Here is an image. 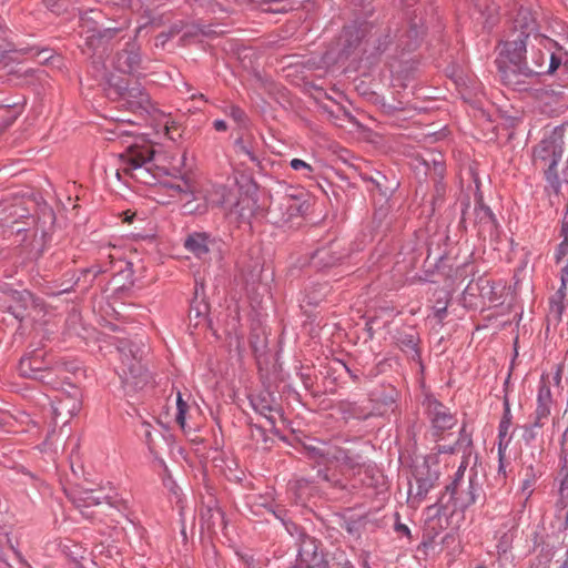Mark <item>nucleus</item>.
I'll return each instance as SVG.
<instances>
[{"label": "nucleus", "mask_w": 568, "mask_h": 568, "mask_svg": "<svg viewBox=\"0 0 568 568\" xmlns=\"http://www.w3.org/2000/svg\"><path fill=\"white\" fill-rule=\"evenodd\" d=\"M556 165V161H554L550 166H549V172L554 169V166Z\"/></svg>", "instance_id": "obj_40"}, {"label": "nucleus", "mask_w": 568, "mask_h": 568, "mask_svg": "<svg viewBox=\"0 0 568 568\" xmlns=\"http://www.w3.org/2000/svg\"><path fill=\"white\" fill-rule=\"evenodd\" d=\"M125 384L140 386L146 381V374L139 361L135 358L129 359V363H123L122 375Z\"/></svg>", "instance_id": "obj_8"}, {"label": "nucleus", "mask_w": 568, "mask_h": 568, "mask_svg": "<svg viewBox=\"0 0 568 568\" xmlns=\"http://www.w3.org/2000/svg\"><path fill=\"white\" fill-rule=\"evenodd\" d=\"M311 544H306L304 542L303 546H302V549H301V557L303 558L304 561H307V562H311V564H316L317 562V554H316V550L313 551V558L311 560L304 558V556L307 554V547L311 546Z\"/></svg>", "instance_id": "obj_26"}, {"label": "nucleus", "mask_w": 568, "mask_h": 568, "mask_svg": "<svg viewBox=\"0 0 568 568\" xmlns=\"http://www.w3.org/2000/svg\"><path fill=\"white\" fill-rule=\"evenodd\" d=\"M427 412L433 424V428L438 432L450 429L456 425V418L449 409L434 398L427 399Z\"/></svg>", "instance_id": "obj_5"}, {"label": "nucleus", "mask_w": 568, "mask_h": 568, "mask_svg": "<svg viewBox=\"0 0 568 568\" xmlns=\"http://www.w3.org/2000/svg\"><path fill=\"white\" fill-rule=\"evenodd\" d=\"M327 458V463H336L341 467L342 471H354L361 467L358 457L349 456V454L342 449H335L334 452H326L321 455Z\"/></svg>", "instance_id": "obj_7"}, {"label": "nucleus", "mask_w": 568, "mask_h": 568, "mask_svg": "<svg viewBox=\"0 0 568 568\" xmlns=\"http://www.w3.org/2000/svg\"><path fill=\"white\" fill-rule=\"evenodd\" d=\"M398 529H399L400 531L409 532L408 528H407L405 525H399V526H398Z\"/></svg>", "instance_id": "obj_36"}, {"label": "nucleus", "mask_w": 568, "mask_h": 568, "mask_svg": "<svg viewBox=\"0 0 568 568\" xmlns=\"http://www.w3.org/2000/svg\"><path fill=\"white\" fill-rule=\"evenodd\" d=\"M532 481H534L532 478L525 479L524 483H523V489L524 490L530 489V487L532 485Z\"/></svg>", "instance_id": "obj_31"}, {"label": "nucleus", "mask_w": 568, "mask_h": 568, "mask_svg": "<svg viewBox=\"0 0 568 568\" xmlns=\"http://www.w3.org/2000/svg\"><path fill=\"white\" fill-rule=\"evenodd\" d=\"M509 427H510V422L509 419H503L500 422V425H499V434H498V437H499V447H498V454H499V457L501 458L503 457V446L504 444L507 445L508 444V440H506V437H507V434H508V430H509Z\"/></svg>", "instance_id": "obj_18"}, {"label": "nucleus", "mask_w": 568, "mask_h": 568, "mask_svg": "<svg viewBox=\"0 0 568 568\" xmlns=\"http://www.w3.org/2000/svg\"><path fill=\"white\" fill-rule=\"evenodd\" d=\"M236 145L240 148L241 152H243L244 154H247L248 156H251L253 159V156L251 155V152L243 144V141L241 139L236 141Z\"/></svg>", "instance_id": "obj_28"}, {"label": "nucleus", "mask_w": 568, "mask_h": 568, "mask_svg": "<svg viewBox=\"0 0 568 568\" xmlns=\"http://www.w3.org/2000/svg\"><path fill=\"white\" fill-rule=\"evenodd\" d=\"M498 549H499V550H501L503 552H506L507 547H500V546H498Z\"/></svg>", "instance_id": "obj_42"}, {"label": "nucleus", "mask_w": 568, "mask_h": 568, "mask_svg": "<svg viewBox=\"0 0 568 568\" xmlns=\"http://www.w3.org/2000/svg\"><path fill=\"white\" fill-rule=\"evenodd\" d=\"M145 435H146V437L149 438V437H150V435H151V432H149V430L146 429V430H145Z\"/></svg>", "instance_id": "obj_44"}, {"label": "nucleus", "mask_w": 568, "mask_h": 568, "mask_svg": "<svg viewBox=\"0 0 568 568\" xmlns=\"http://www.w3.org/2000/svg\"><path fill=\"white\" fill-rule=\"evenodd\" d=\"M317 302H318V300L314 297V298H310L308 304H313V303H317Z\"/></svg>", "instance_id": "obj_38"}, {"label": "nucleus", "mask_w": 568, "mask_h": 568, "mask_svg": "<svg viewBox=\"0 0 568 568\" xmlns=\"http://www.w3.org/2000/svg\"><path fill=\"white\" fill-rule=\"evenodd\" d=\"M153 149L149 144L131 145L125 154L121 155V170L135 179L142 180L149 173L146 165L153 159Z\"/></svg>", "instance_id": "obj_3"}, {"label": "nucleus", "mask_w": 568, "mask_h": 568, "mask_svg": "<svg viewBox=\"0 0 568 568\" xmlns=\"http://www.w3.org/2000/svg\"><path fill=\"white\" fill-rule=\"evenodd\" d=\"M36 359L32 358H23L20 362V372L23 376L27 377H34L32 375V372L38 371L39 368L36 367L33 364H36Z\"/></svg>", "instance_id": "obj_20"}, {"label": "nucleus", "mask_w": 568, "mask_h": 568, "mask_svg": "<svg viewBox=\"0 0 568 568\" xmlns=\"http://www.w3.org/2000/svg\"><path fill=\"white\" fill-rule=\"evenodd\" d=\"M515 23L516 28H520V31L514 40L504 43L501 54H504L518 71L525 73L524 64L525 61H527L525 57L526 47L530 43L536 21L530 12L521 10Z\"/></svg>", "instance_id": "obj_1"}, {"label": "nucleus", "mask_w": 568, "mask_h": 568, "mask_svg": "<svg viewBox=\"0 0 568 568\" xmlns=\"http://www.w3.org/2000/svg\"><path fill=\"white\" fill-rule=\"evenodd\" d=\"M101 40H102V38H101V37L95 38L94 36H92V37H89V38H88V44L93 47V45H95V44H94V43H95V41H97V42H101Z\"/></svg>", "instance_id": "obj_32"}, {"label": "nucleus", "mask_w": 568, "mask_h": 568, "mask_svg": "<svg viewBox=\"0 0 568 568\" xmlns=\"http://www.w3.org/2000/svg\"><path fill=\"white\" fill-rule=\"evenodd\" d=\"M126 102L132 110H148L150 105L149 95L138 88H132L126 93Z\"/></svg>", "instance_id": "obj_11"}, {"label": "nucleus", "mask_w": 568, "mask_h": 568, "mask_svg": "<svg viewBox=\"0 0 568 568\" xmlns=\"http://www.w3.org/2000/svg\"><path fill=\"white\" fill-rule=\"evenodd\" d=\"M268 2V10L275 13L288 12L297 4L295 0H270Z\"/></svg>", "instance_id": "obj_13"}, {"label": "nucleus", "mask_w": 568, "mask_h": 568, "mask_svg": "<svg viewBox=\"0 0 568 568\" xmlns=\"http://www.w3.org/2000/svg\"><path fill=\"white\" fill-rule=\"evenodd\" d=\"M14 295H17V298L19 300V302H21V305L16 306V307L10 306V311L14 315L16 318H21L22 310H24L27 307L28 302L31 298V295L27 291H24L22 293H14Z\"/></svg>", "instance_id": "obj_16"}, {"label": "nucleus", "mask_w": 568, "mask_h": 568, "mask_svg": "<svg viewBox=\"0 0 568 568\" xmlns=\"http://www.w3.org/2000/svg\"><path fill=\"white\" fill-rule=\"evenodd\" d=\"M550 414V405H544V404H537L536 410H535V426H542V420L546 419Z\"/></svg>", "instance_id": "obj_19"}, {"label": "nucleus", "mask_w": 568, "mask_h": 568, "mask_svg": "<svg viewBox=\"0 0 568 568\" xmlns=\"http://www.w3.org/2000/svg\"><path fill=\"white\" fill-rule=\"evenodd\" d=\"M367 568H369V567H367Z\"/></svg>", "instance_id": "obj_45"}, {"label": "nucleus", "mask_w": 568, "mask_h": 568, "mask_svg": "<svg viewBox=\"0 0 568 568\" xmlns=\"http://www.w3.org/2000/svg\"><path fill=\"white\" fill-rule=\"evenodd\" d=\"M290 165L295 171H302L305 178L313 176L314 169L312 168V165L301 159H293Z\"/></svg>", "instance_id": "obj_17"}, {"label": "nucleus", "mask_w": 568, "mask_h": 568, "mask_svg": "<svg viewBox=\"0 0 568 568\" xmlns=\"http://www.w3.org/2000/svg\"><path fill=\"white\" fill-rule=\"evenodd\" d=\"M164 134L171 141H178L182 136L180 125L174 120L168 119L163 125Z\"/></svg>", "instance_id": "obj_15"}, {"label": "nucleus", "mask_w": 568, "mask_h": 568, "mask_svg": "<svg viewBox=\"0 0 568 568\" xmlns=\"http://www.w3.org/2000/svg\"><path fill=\"white\" fill-rule=\"evenodd\" d=\"M1 111L4 113V114L2 115V119H3L4 124H3V126H2V128H0V133H1L4 129H7L8 126H10V125L16 121V119H17V116H18V114H17L13 110H11V109H9V108H1Z\"/></svg>", "instance_id": "obj_23"}, {"label": "nucleus", "mask_w": 568, "mask_h": 568, "mask_svg": "<svg viewBox=\"0 0 568 568\" xmlns=\"http://www.w3.org/2000/svg\"><path fill=\"white\" fill-rule=\"evenodd\" d=\"M419 33L420 32L418 30H416L415 28L412 29L410 31H408V38L414 40V41H409V42L406 43V48L408 50H412V49H414L416 47L417 38L419 37Z\"/></svg>", "instance_id": "obj_25"}, {"label": "nucleus", "mask_w": 568, "mask_h": 568, "mask_svg": "<svg viewBox=\"0 0 568 568\" xmlns=\"http://www.w3.org/2000/svg\"><path fill=\"white\" fill-rule=\"evenodd\" d=\"M6 30L3 28V20L0 19V41L4 40ZM0 48H2V44L0 43Z\"/></svg>", "instance_id": "obj_30"}, {"label": "nucleus", "mask_w": 568, "mask_h": 568, "mask_svg": "<svg viewBox=\"0 0 568 568\" xmlns=\"http://www.w3.org/2000/svg\"><path fill=\"white\" fill-rule=\"evenodd\" d=\"M532 39L547 51L537 49L531 51V62L525 61V74H551L554 73L561 63V57L550 52L549 45L552 41L538 33L532 34Z\"/></svg>", "instance_id": "obj_2"}, {"label": "nucleus", "mask_w": 568, "mask_h": 568, "mask_svg": "<svg viewBox=\"0 0 568 568\" xmlns=\"http://www.w3.org/2000/svg\"><path fill=\"white\" fill-rule=\"evenodd\" d=\"M195 316H196V318H199V317H201V316H202V315H201V312H200L199 310H196V312H195Z\"/></svg>", "instance_id": "obj_41"}, {"label": "nucleus", "mask_w": 568, "mask_h": 568, "mask_svg": "<svg viewBox=\"0 0 568 568\" xmlns=\"http://www.w3.org/2000/svg\"><path fill=\"white\" fill-rule=\"evenodd\" d=\"M537 404L550 405L551 404V392L549 386L542 384L539 387Z\"/></svg>", "instance_id": "obj_22"}, {"label": "nucleus", "mask_w": 568, "mask_h": 568, "mask_svg": "<svg viewBox=\"0 0 568 568\" xmlns=\"http://www.w3.org/2000/svg\"><path fill=\"white\" fill-rule=\"evenodd\" d=\"M81 390L75 386L59 392L52 404L54 415L65 419L73 417L81 408Z\"/></svg>", "instance_id": "obj_4"}, {"label": "nucleus", "mask_w": 568, "mask_h": 568, "mask_svg": "<svg viewBox=\"0 0 568 568\" xmlns=\"http://www.w3.org/2000/svg\"><path fill=\"white\" fill-rule=\"evenodd\" d=\"M124 215H125L124 216V222L131 223L133 221V217H134L135 214L134 213H130V212H125Z\"/></svg>", "instance_id": "obj_33"}, {"label": "nucleus", "mask_w": 568, "mask_h": 568, "mask_svg": "<svg viewBox=\"0 0 568 568\" xmlns=\"http://www.w3.org/2000/svg\"><path fill=\"white\" fill-rule=\"evenodd\" d=\"M475 6H476V7L478 8V10H479V11H481V9H483V6H481V3H479V2H476V3H475Z\"/></svg>", "instance_id": "obj_39"}, {"label": "nucleus", "mask_w": 568, "mask_h": 568, "mask_svg": "<svg viewBox=\"0 0 568 568\" xmlns=\"http://www.w3.org/2000/svg\"><path fill=\"white\" fill-rule=\"evenodd\" d=\"M345 255L342 244L338 241L316 250L311 256V264L316 268L335 265Z\"/></svg>", "instance_id": "obj_6"}, {"label": "nucleus", "mask_w": 568, "mask_h": 568, "mask_svg": "<svg viewBox=\"0 0 568 568\" xmlns=\"http://www.w3.org/2000/svg\"><path fill=\"white\" fill-rule=\"evenodd\" d=\"M184 246L195 256L202 258L209 253V239L205 234L194 233L185 240Z\"/></svg>", "instance_id": "obj_10"}, {"label": "nucleus", "mask_w": 568, "mask_h": 568, "mask_svg": "<svg viewBox=\"0 0 568 568\" xmlns=\"http://www.w3.org/2000/svg\"><path fill=\"white\" fill-rule=\"evenodd\" d=\"M48 8H50L52 11H55L58 7V0H44Z\"/></svg>", "instance_id": "obj_29"}, {"label": "nucleus", "mask_w": 568, "mask_h": 568, "mask_svg": "<svg viewBox=\"0 0 568 568\" xmlns=\"http://www.w3.org/2000/svg\"><path fill=\"white\" fill-rule=\"evenodd\" d=\"M255 203L248 197L244 196L239 200L234 207V213H236L239 216L245 219L252 215L253 209Z\"/></svg>", "instance_id": "obj_12"}, {"label": "nucleus", "mask_w": 568, "mask_h": 568, "mask_svg": "<svg viewBox=\"0 0 568 568\" xmlns=\"http://www.w3.org/2000/svg\"><path fill=\"white\" fill-rule=\"evenodd\" d=\"M485 212H486V213L491 217V215H493V214H491V212L489 211V209H488V207H487V209H485Z\"/></svg>", "instance_id": "obj_43"}, {"label": "nucleus", "mask_w": 568, "mask_h": 568, "mask_svg": "<svg viewBox=\"0 0 568 568\" xmlns=\"http://www.w3.org/2000/svg\"><path fill=\"white\" fill-rule=\"evenodd\" d=\"M88 272H92L93 275L95 276L97 274H99L101 272V270H88Z\"/></svg>", "instance_id": "obj_37"}, {"label": "nucleus", "mask_w": 568, "mask_h": 568, "mask_svg": "<svg viewBox=\"0 0 568 568\" xmlns=\"http://www.w3.org/2000/svg\"><path fill=\"white\" fill-rule=\"evenodd\" d=\"M229 115L237 123H243L245 120V113L239 106L231 105L229 108Z\"/></svg>", "instance_id": "obj_24"}, {"label": "nucleus", "mask_w": 568, "mask_h": 568, "mask_svg": "<svg viewBox=\"0 0 568 568\" xmlns=\"http://www.w3.org/2000/svg\"><path fill=\"white\" fill-rule=\"evenodd\" d=\"M213 126L216 131H226L227 129L226 122L223 120H215Z\"/></svg>", "instance_id": "obj_27"}, {"label": "nucleus", "mask_w": 568, "mask_h": 568, "mask_svg": "<svg viewBox=\"0 0 568 568\" xmlns=\"http://www.w3.org/2000/svg\"><path fill=\"white\" fill-rule=\"evenodd\" d=\"M295 209L298 213H302L303 212V207L306 206V203L305 202H302V203H295Z\"/></svg>", "instance_id": "obj_34"}, {"label": "nucleus", "mask_w": 568, "mask_h": 568, "mask_svg": "<svg viewBox=\"0 0 568 568\" xmlns=\"http://www.w3.org/2000/svg\"><path fill=\"white\" fill-rule=\"evenodd\" d=\"M189 408V405L185 400H183L181 393H178L176 396V415L175 420L179 426L184 429L185 428V414Z\"/></svg>", "instance_id": "obj_14"}, {"label": "nucleus", "mask_w": 568, "mask_h": 568, "mask_svg": "<svg viewBox=\"0 0 568 568\" xmlns=\"http://www.w3.org/2000/svg\"><path fill=\"white\" fill-rule=\"evenodd\" d=\"M447 489L452 491V495L457 494V483L454 481L452 486H448Z\"/></svg>", "instance_id": "obj_35"}, {"label": "nucleus", "mask_w": 568, "mask_h": 568, "mask_svg": "<svg viewBox=\"0 0 568 568\" xmlns=\"http://www.w3.org/2000/svg\"><path fill=\"white\" fill-rule=\"evenodd\" d=\"M93 505H100V498L95 496L93 491H84L83 496L79 499V507H90Z\"/></svg>", "instance_id": "obj_21"}, {"label": "nucleus", "mask_w": 568, "mask_h": 568, "mask_svg": "<svg viewBox=\"0 0 568 568\" xmlns=\"http://www.w3.org/2000/svg\"><path fill=\"white\" fill-rule=\"evenodd\" d=\"M140 64V55L134 47L125 49L118 53L115 59V68L124 73L133 72Z\"/></svg>", "instance_id": "obj_9"}]
</instances>
